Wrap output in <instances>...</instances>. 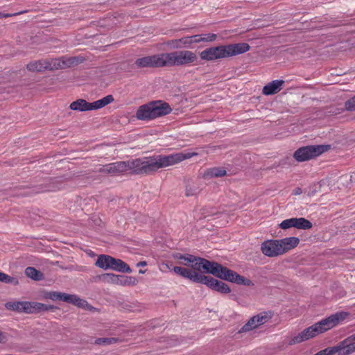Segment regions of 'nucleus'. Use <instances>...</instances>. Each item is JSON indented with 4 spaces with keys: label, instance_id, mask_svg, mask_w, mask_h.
Wrapping results in <instances>:
<instances>
[{
    "label": "nucleus",
    "instance_id": "nucleus-6",
    "mask_svg": "<svg viewBox=\"0 0 355 355\" xmlns=\"http://www.w3.org/2000/svg\"><path fill=\"white\" fill-rule=\"evenodd\" d=\"M69 61L59 58L51 60H41L31 62L27 64V69L33 72H42L44 70H55L65 68L69 66Z\"/></svg>",
    "mask_w": 355,
    "mask_h": 355
},
{
    "label": "nucleus",
    "instance_id": "nucleus-43",
    "mask_svg": "<svg viewBox=\"0 0 355 355\" xmlns=\"http://www.w3.org/2000/svg\"><path fill=\"white\" fill-rule=\"evenodd\" d=\"M6 334L0 331V343H4L6 340Z\"/></svg>",
    "mask_w": 355,
    "mask_h": 355
},
{
    "label": "nucleus",
    "instance_id": "nucleus-20",
    "mask_svg": "<svg viewBox=\"0 0 355 355\" xmlns=\"http://www.w3.org/2000/svg\"><path fill=\"white\" fill-rule=\"evenodd\" d=\"M227 175V172L223 168L213 167L206 169L203 172V178H218Z\"/></svg>",
    "mask_w": 355,
    "mask_h": 355
},
{
    "label": "nucleus",
    "instance_id": "nucleus-46",
    "mask_svg": "<svg viewBox=\"0 0 355 355\" xmlns=\"http://www.w3.org/2000/svg\"><path fill=\"white\" fill-rule=\"evenodd\" d=\"M51 191V189H44L42 191Z\"/></svg>",
    "mask_w": 355,
    "mask_h": 355
},
{
    "label": "nucleus",
    "instance_id": "nucleus-41",
    "mask_svg": "<svg viewBox=\"0 0 355 355\" xmlns=\"http://www.w3.org/2000/svg\"><path fill=\"white\" fill-rule=\"evenodd\" d=\"M314 355H332V354H330V349H329V347H328L323 350L320 351L319 352L316 353Z\"/></svg>",
    "mask_w": 355,
    "mask_h": 355
},
{
    "label": "nucleus",
    "instance_id": "nucleus-24",
    "mask_svg": "<svg viewBox=\"0 0 355 355\" xmlns=\"http://www.w3.org/2000/svg\"><path fill=\"white\" fill-rule=\"evenodd\" d=\"M294 227L300 230H309L312 223L304 218H293Z\"/></svg>",
    "mask_w": 355,
    "mask_h": 355
},
{
    "label": "nucleus",
    "instance_id": "nucleus-38",
    "mask_svg": "<svg viewBox=\"0 0 355 355\" xmlns=\"http://www.w3.org/2000/svg\"><path fill=\"white\" fill-rule=\"evenodd\" d=\"M12 278L6 273L0 272V282L5 283L12 282Z\"/></svg>",
    "mask_w": 355,
    "mask_h": 355
},
{
    "label": "nucleus",
    "instance_id": "nucleus-22",
    "mask_svg": "<svg viewBox=\"0 0 355 355\" xmlns=\"http://www.w3.org/2000/svg\"><path fill=\"white\" fill-rule=\"evenodd\" d=\"M114 97L112 96V95H107L101 99H99L98 101H96L92 103V109H93V110H98V109L102 108V107L107 105L108 104L112 103L114 101Z\"/></svg>",
    "mask_w": 355,
    "mask_h": 355
},
{
    "label": "nucleus",
    "instance_id": "nucleus-23",
    "mask_svg": "<svg viewBox=\"0 0 355 355\" xmlns=\"http://www.w3.org/2000/svg\"><path fill=\"white\" fill-rule=\"evenodd\" d=\"M114 97L112 96V95H107L101 99H99L98 101H96L92 103V109H93V110H98V109L102 108V107L107 105L108 104L112 103L114 101Z\"/></svg>",
    "mask_w": 355,
    "mask_h": 355
},
{
    "label": "nucleus",
    "instance_id": "nucleus-37",
    "mask_svg": "<svg viewBox=\"0 0 355 355\" xmlns=\"http://www.w3.org/2000/svg\"><path fill=\"white\" fill-rule=\"evenodd\" d=\"M345 106L348 111H355V96L347 101Z\"/></svg>",
    "mask_w": 355,
    "mask_h": 355
},
{
    "label": "nucleus",
    "instance_id": "nucleus-14",
    "mask_svg": "<svg viewBox=\"0 0 355 355\" xmlns=\"http://www.w3.org/2000/svg\"><path fill=\"white\" fill-rule=\"evenodd\" d=\"M136 117L143 121L155 119L151 102L139 106L136 112Z\"/></svg>",
    "mask_w": 355,
    "mask_h": 355
},
{
    "label": "nucleus",
    "instance_id": "nucleus-29",
    "mask_svg": "<svg viewBox=\"0 0 355 355\" xmlns=\"http://www.w3.org/2000/svg\"><path fill=\"white\" fill-rule=\"evenodd\" d=\"M256 315L252 317L248 321L247 323H245L243 327L241 329L240 331L241 332H246V331H250L257 327H258V324H256L257 323V321H256Z\"/></svg>",
    "mask_w": 355,
    "mask_h": 355
},
{
    "label": "nucleus",
    "instance_id": "nucleus-3",
    "mask_svg": "<svg viewBox=\"0 0 355 355\" xmlns=\"http://www.w3.org/2000/svg\"><path fill=\"white\" fill-rule=\"evenodd\" d=\"M250 49V45L245 42L219 45L205 49L200 53V57L203 60L214 61L244 53Z\"/></svg>",
    "mask_w": 355,
    "mask_h": 355
},
{
    "label": "nucleus",
    "instance_id": "nucleus-11",
    "mask_svg": "<svg viewBox=\"0 0 355 355\" xmlns=\"http://www.w3.org/2000/svg\"><path fill=\"white\" fill-rule=\"evenodd\" d=\"M138 68H159L162 67L160 54L144 56L135 60Z\"/></svg>",
    "mask_w": 355,
    "mask_h": 355
},
{
    "label": "nucleus",
    "instance_id": "nucleus-32",
    "mask_svg": "<svg viewBox=\"0 0 355 355\" xmlns=\"http://www.w3.org/2000/svg\"><path fill=\"white\" fill-rule=\"evenodd\" d=\"M101 280L104 282L116 284L118 279V275L105 273L101 276Z\"/></svg>",
    "mask_w": 355,
    "mask_h": 355
},
{
    "label": "nucleus",
    "instance_id": "nucleus-31",
    "mask_svg": "<svg viewBox=\"0 0 355 355\" xmlns=\"http://www.w3.org/2000/svg\"><path fill=\"white\" fill-rule=\"evenodd\" d=\"M26 275L35 280H39L41 278L42 273L33 267H28L25 270Z\"/></svg>",
    "mask_w": 355,
    "mask_h": 355
},
{
    "label": "nucleus",
    "instance_id": "nucleus-2",
    "mask_svg": "<svg viewBox=\"0 0 355 355\" xmlns=\"http://www.w3.org/2000/svg\"><path fill=\"white\" fill-rule=\"evenodd\" d=\"M197 153L184 151L168 155H158L128 162H116L101 166L98 171L112 176L123 175H148L179 164L181 162L196 156Z\"/></svg>",
    "mask_w": 355,
    "mask_h": 355
},
{
    "label": "nucleus",
    "instance_id": "nucleus-44",
    "mask_svg": "<svg viewBox=\"0 0 355 355\" xmlns=\"http://www.w3.org/2000/svg\"><path fill=\"white\" fill-rule=\"evenodd\" d=\"M146 266V261H140L137 264V266Z\"/></svg>",
    "mask_w": 355,
    "mask_h": 355
},
{
    "label": "nucleus",
    "instance_id": "nucleus-15",
    "mask_svg": "<svg viewBox=\"0 0 355 355\" xmlns=\"http://www.w3.org/2000/svg\"><path fill=\"white\" fill-rule=\"evenodd\" d=\"M194 35L186 36L180 39L171 40L167 42V44L173 49H181L190 47L194 42Z\"/></svg>",
    "mask_w": 355,
    "mask_h": 355
},
{
    "label": "nucleus",
    "instance_id": "nucleus-47",
    "mask_svg": "<svg viewBox=\"0 0 355 355\" xmlns=\"http://www.w3.org/2000/svg\"><path fill=\"white\" fill-rule=\"evenodd\" d=\"M139 273H144V270H139Z\"/></svg>",
    "mask_w": 355,
    "mask_h": 355
},
{
    "label": "nucleus",
    "instance_id": "nucleus-28",
    "mask_svg": "<svg viewBox=\"0 0 355 355\" xmlns=\"http://www.w3.org/2000/svg\"><path fill=\"white\" fill-rule=\"evenodd\" d=\"M200 189L198 184L193 181L187 183L186 186V195L187 196H194L200 192Z\"/></svg>",
    "mask_w": 355,
    "mask_h": 355
},
{
    "label": "nucleus",
    "instance_id": "nucleus-12",
    "mask_svg": "<svg viewBox=\"0 0 355 355\" xmlns=\"http://www.w3.org/2000/svg\"><path fill=\"white\" fill-rule=\"evenodd\" d=\"M162 67H179L180 64V55L179 51L170 53H160Z\"/></svg>",
    "mask_w": 355,
    "mask_h": 355
},
{
    "label": "nucleus",
    "instance_id": "nucleus-7",
    "mask_svg": "<svg viewBox=\"0 0 355 355\" xmlns=\"http://www.w3.org/2000/svg\"><path fill=\"white\" fill-rule=\"evenodd\" d=\"M328 149L329 146L325 145L306 146L295 150L293 157L299 162H306L322 155Z\"/></svg>",
    "mask_w": 355,
    "mask_h": 355
},
{
    "label": "nucleus",
    "instance_id": "nucleus-13",
    "mask_svg": "<svg viewBox=\"0 0 355 355\" xmlns=\"http://www.w3.org/2000/svg\"><path fill=\"white\" fill-rule=\"evenodd\" d=\"M150 102L155 119L167 115L172 112V108L166 102L163 101H153Z\"/></svg>",
    "mask_w": 355,
    "mask_h": 355
},
{
    "label": "nucleus",
    "instance_id": "nucleus-9",
    "mask_svg": "<svg viewBox=\"0 0 355 355\" xmlns=\"http://www.w3.org/2000/svg\"><path fill=\"white\" fill-rule=\"evenodd\" d=\"M329 349L332 355H350L355 352V338L352 335Z\"/></svg>",
    "mask_w": 355,
    "mask_h": 355
},
{
    "label": "nucleus",
    "instance_id": "nucleus-10",
    "mask_svg": "<svg viewBox=\"0 0 355 355\" xmlns=\"http://www.w3.org/2000/svg\"><path fill=\"white\" fill-rule=\"evenodd\" d=\"M321 334L322 333L319 327L318 322H316L313 325L310 326L309 327L303 330L297 336H293L288 342V344L292 345L297 343H300L303 341L314 338L316 336Z\"/></svg>",
    "mask_w": 355,
    "mask_h": 355
},
{
    "label": "nucleus",
    "instance_id": "nucleus-45",
    "mask_svg": "<svg viewBox=\"0 0 355 355\" xmlns=\"http://www.w3.org/2000/svg\"><path fill=\"white\" fill-rule=\"evenodd\" d=\"M354 175H355V172H353V173H352L350 178H354Z\"/></svg>",
    "mask_w": 355,
    "mask_h": 355
},
{
    "label": "nucleus",
    "instance_id": "nucleus-48",
    "mask_svg": "<svg viewBox=\"0 0 355 355\" xmlns=\"http://www.w3.org/2000/svg\"><path fill=\"white\" fill-rule=\"evenodd\" d=\"M352 336H353V337L355 338V334H353Z\"/></svg>",
    "mask_w": 355,
    "mask_h": 355
},
{
    "label": "nucleus",
    "instance_id": "nucleus-1",
    "mask_svg": "<svg viewBox=\"0 0 355 355\" xmlns=\"http://www.w3.org/2000/svg\"><path fill=\"white\" fill-rule=\"evenodd\" d=\"M173 258L176 260L178 264L187 266V268L174 266L173 271L175 274L189 279L193 282L205 284L211 289L220 293L226 294L231 292L228 285L211 277L204 275L202 273H209L220 279L239 285L254 286L252 280L239 275L217 262L210 261L206 259L189 254L176 253L173 255Z\"/></svg>",
    "mask_w": 355,
    "mask_h": 355
},
{
    "label": "nucleus",
    "instance_id": "nucleus-42",
    "mask_svg": "<svg viewBox=\"0 0 355 355\" xmlns=\"http://www.w3.org/2000/svg\"><path fill=\"white\" fill-rule=\"evenodd\" d=\"M304 192V190H302L300 187H297L293 191V194L295 196L300 195Z\"/></svg>",
    "mask_w": 355,
    "mask_h": 355
},
{
    "label": "nucleus",
    "instance_id": "nucleus-26",
    "mask_svg": "<svg viewBox=\"0 0 355 355\" xmlns=\"http://www.w3.org/2000/svg\"><path fill=\"white\" fill-rule=\"evenodd\" d=\"M118 280L116 285L121 286H133L137 283V280L135 277H128L125 275H118Z\"/></svg>",
    "mask_w": 355,
    "mask_h": 355
},
{
    "label": "nucleus",
    "instance_id": "nucleus-17",
    "mask_svg": "<svg viewBox=\"0 0 355 355\" xmlns=\"http://www.w3.org/2000/svg\"><path fill=\"white\" fill-rule=\"evenodd\" d=\"M284 84V81L282 80H275L268 83L263 88V94L265 95H272L279 92Z\"/></svg>",
    "mask_w": 355,
    "mask_h": 355
},
{
    "label": "nucleus",
    "instance_id": "nucleus-18",
    "mask_svg": "<svg viewBox=\"0 0 355 355\" xmlns=\"http://www.w3.org/2000/svg\"><path fill=\"white\" fill-rule=\"evenodd\" d=\"M69 107L72 110L78 112L93 110L92 103H89L82 98L73 101L70 104Z\"/></svg>",
    "mask_w": 355,
    "mask_h": 355
},
{
    "label": "nucleus",
    "instance_id": "nucleus-39",
    "mask_svg": "<svg viewBox=\"0 0 355 355\" xmlns=\"http://www.w3.org/2000/svg\"><path fill=\"white\" fill-rule=\"evenodd\" d=\"M25 12H26V10H23V11H20V12L12 13V14L0 12V18H8V17H10L16 16V15H19L25 13Z\"/></svg>",
    "mask_w": 355,
    "mask_h": 355
},
{
    "label": "nucleus",
    "instance_id": "nucleus-19",
    "mask_svg": "<svg viewBox=\"0 0 355 355\" xmlns=\"http://www.w3.org/2000/svg\"><path fill=\"white\" fill-rule=\"evenodd\" d=\"M113 261L114 257L107 254H101L98 257L95 264L103 270H107L112 268Z\"/></svg>",
    "mask_w": 355,
    "mask_h": 355
},
{
    "label": "nucleus",
    "instance_id": "nucleus-21",
    "mask_svg": "<svg viewBox=\"0 0 355 355\" xmlns=\"http://www.w3.org/2000/svg\"><path fill=\"white\" fill-rule=\"evenodd\" d=\"M111 269L121 272L130 273L132 272L131 268L126 263L121 259L116 258H114Z\"/></svg>",
    "mask_w": 355,
    "mask_h": 355
},
{
    "label": "nucleus",
    "instance_id": "nucleus-25",
    "mask_svg": "<svg viewBox=\"0 0 355 355\" xmlns=\"http://www.w3.org/2000/svg\"><path fill=\"white\" fill-rule=\"evenodd\" d=\"M28 302H15L12 304H8V307L10 308L14 311H17L19 312H25L28 313V311H31L28 309Z\"/></svg>",
    "mask_w": 355,
    "mask_h": 355
},
{
    "label": "nucleus",
    "instance_id": "nucleus-34",
    "mask_svg": "<svg viewBox=\"0 0 355 355\" xmlns=\"http://www.w3.org/2000/svg\"><path fill=\"white\" fill-rule=\"evenodd\" d=\"M320 187L321 184L319 182L315 183L313 185L310 186L309 187L305 188L304 189V192L309 196H314L317 192H318L320 190Z\"/></svg>",
    "mask_w": 355,
    "mask_h": 355
},
{
    "label": "nucleus",
    "instance_id": "nucleus-35",
    "mask_svg": "<svg viewBox=\"0 0 355 355\" xmlns=\"http://www.w3.org/2000/svg\"><path fill=\"white\" fill-rule=\"evenodd\" d=\"M28 309L31 311H28V313H33L42 311V307L43 306V303L36 302H28Z\"/></svg>",
    "mask_w": 355,
    "mask_h": 355
},
{
    "label": "nucleus",
    "instance_id": "nucleus-16",
    "mask_svg": "<svg viewBox=\"0 0 355 355\" xmlns=\"http://www.w3.org/2000/svg\"><path fill=\"white\" fill-rule=\"evenodd\" d=\"M180 55L181 66H191L195 64L198 61L196 53L191 51L182 50L179 51Z\"/></svg>",
    "mask_w": 355,
    "mask_h": 355
},
{
    "label": "nucleus",
    "instance_id": "nucleus-8",
    "mask_svg": "<svg viewBox=\"0 0 355 355\" xmlns=\"http://www.w3.org/2000/svg\"><path fill=\"white\" fill-rule=\"evenodd\" d=\"M348 315L349 313L347 312L338 311L331 314L327 318L320 320L318 322V324L322 333L323 334L336 327L340 322L345 320Z\"/></svg>",
    "mask_w": 355,
    "mask_h": 355
},
{
    "label": "nucleus",
    "instance_id": "nucleus-27",
    "mask_svg": "<svg viewBox=\"0 0 355 355\" xmlns=\"http://www.w3.org/2000/svg\"><path fill=\"white\" fill-rule=\"evenodd\" d=\"M194 42L196 43H200L201 42H213L217 38V35L214 33H207L201 35H194Z\"/></svg>",
    "mask_w": 355,
    "mask_h": 355
},
{
    "label": "nucleus",
    "instance_id": "nucleus-36",
    "mask_svg": "<svg viewBox=\"0 0 355 355\" xmlns=\"http://www.w3.org/2000/svg\"><path fill=\"white\" fill-rule=\"evenodd\" d=\"M279 226L283 230H286L290 227H294L293 218L284 220L280 223Z\"/></svg>",
    "mask_w": 355,
    "mask_h": 355
},
{
    "label": "nucleus",
    "instance_id": "nucleus-5",
    "mask_svg": "<svg viewBox=\"0 0 355 355\" xmlns=\"http://www.w3.org/2000/svg\"><path fill=\"white\" fill-rule=\"evenodd\" d=\"M44 298L51 300L52 301H63L86 310H90L92 309V306L86 300L80 298L76 295L57 291H47L44 293Z\"/></svg>",
    "mask_w": 355,
    "mask_h": 355
},
{
    "label": "nucleus",
    "instance_id": "nucleus-4",
    "mask_svg": "<svg viewBox=\"0 0 355 355\" xmlns=\"http://www.w3.org/2000/svg\"><path fill=\"white\" fill-rule=\"evenodd\" d=\"M300 243L297 237H287L279 240H267L261 245L262 253L269 257L282 255L295 248Z\"/></svg>",
    "mask_w": 355,
    "mask_h": 355
},
{
    "label": "nucleus",
    "instance_id": "nucleus-33",
    "mask_svg": "<svg viewBox=\"0 0 355 355\" xmlns=\"http://www.w3.org/2000/svg\"><path fill=\"white\" fill-rule=\"evenodd\" d=\"M117 341H118V338H100L96 339L95 344L103 345H109L116 343Z\"/></svg>",
    "mask_w": 355,
    "mask_h": 355
},
{
    "label": "nucleus",
    "instance_id": "nucleus-40",
    "mask_svg": "<svg viewBox=\"0 0 355 355\" xmlns=\"http://www.w3.org/2000/svg\"><path fill=\"white\" fill-rule=\"evenodd\" d=\"M55 309H57V307L53 305H48L43 304V306L42 307V311H53Z\"/></svg>",
    "mask_w": 355,
    "mask_h": 355
},
{
    "label": "nucleus",
    "instance_id": "nucleus-30",
    "mask_svg": "<svg viewBox=\"0 0 355 355\" xmlns=\"http://www.w3.org/2000/svg\"><path fill=\"white\" fill-rule=\"evenodd\" d=\"M256 318V324L259 327L260 325L267 322L272 318V313L270 312H262L257 314Z\"/></svg>",
    "mask_w": 355,
    "mask_h": 355
}]
</instances>
